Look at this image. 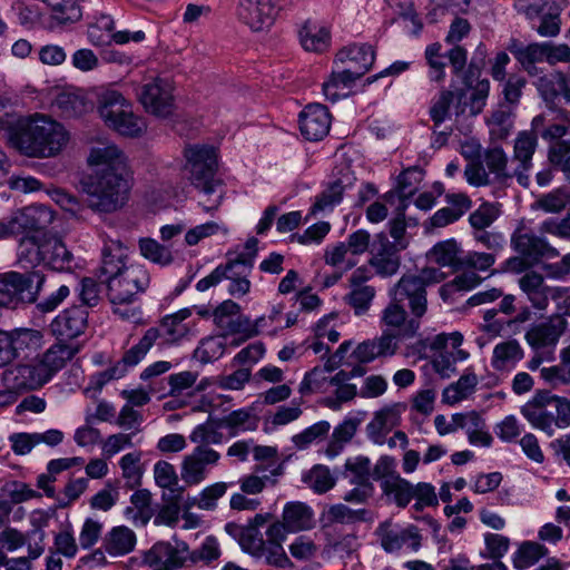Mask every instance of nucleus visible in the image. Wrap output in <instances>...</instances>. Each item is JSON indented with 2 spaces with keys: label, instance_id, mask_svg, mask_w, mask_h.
<instances>
[{
  "label": "nucleus",
  "instance_id": "nucleus-24",
  "mask_svg": "<svg viewBox=\"0 0 570 570\" xmlns=\"http://www.w3.org/2000/svg\"><path fill=\"white\" fill-rule=\"evenodd\" d=\"M567 326V320L560 314H554L547 322L529 328L525 333V341L534 350L556 345Z\"/></svg>",
  "mask_w": 570,
  "mask_h": 570
},
{
  "label": "nucleus",
  "instance_id": "nucleus-17",
  "mask_svg": "<svg viewBox=\"0 0 570 570\" xmlns=\"http://www.w3.org/2000/svg\"><path fill=\"white\" fill-rule=\"evenodd\" d=\"M537 148L538 134L528 130L518 132L513 145L512 161L517 164L513 174L517 175L518 184L524 188L530 185V171Z\"/></svg>",
  "mask_w": 570,
  "mask_h": 570
},
{
  "label": "nucleus",
  "instance_id": "nucleus-16",
  "mask_svg": "<svg viewBox=\"0 0 570 570\" xmlns=\"http://www.w3.org/2000/svg\"><path fill=\"white\" fill-rule=\"evenodd\" d=\"M511 247L519 255L527 257L530 263H538L541 258H553L559 252L542 236L521 226L511 236Z\"/></svg>",
  "mask_w": 570,
  "mask_h": 570
},
{
  "label": "nucleus",
  "instance_id": "nucleus-38",
  "mask_svg": "<svg viewBox=\"0 0 570 570\" xmlns=\"http://www.w3.org/2000/svg\"><path fill=\"white\" fill-rule=\"evenodd\" d=\"M258 424L259 417L252 409H239L217 419L216 428H225L229 431V436H236L240 432L255 431Z\"/></svg>",
  "mask_w": 570,
  "mask_h": 570
},
{
  "label": "nucleus",
  "instance_id": "nucleus-29",
  "mask_svg": "<svg viewBox=\"0 0 570 570\" xmlns=\"http://www.w3.org/2000/svg\"><path fill=\"white\" fill-rule=\"evenodd\" d=\"M375 60V52L370 45H353L342 49L336 55V61L345 63L348 69L364 76Z\"/></svg>",
  "mask_w": 570,
  "mask_h": 570
},
{
  "label": "nucleus",
  "instance_id": "nucleus-48",
  "mask_svg": "<svg viewBox=\"0 0 570 570\" xmlns=\"http://www.w3.org/2000/svg\"><path fill=\"white\" fill-rule=\"evenodd\" d=\"M51 8V18L65 26L79 21L82 17L77 0H43Z\"/></svg>",
  "mask_w": 570,
  "mask_h": 570
},
{
  "label": "nucleus",
  "instance_id": "nucleus-7",
  "mask_svg": "<svg viewBox=\"0 0 570 570\" xmlns=\"http://www.w3.org/2000/svg\"><path fill=\"white\" fill-rule=\"evenodd\" d=\"M112 305H130L139 299L150 285V275L140 264H130L120 275L104 279Z\"/></svg>",
  "mask_w": 570,
  "mask_h": 570
},
{
  "label": "nucleus",
  "instance_id": "nucleus-14",
  "mask_svg": "<svg viewBox=\"0 0 570 570\" xmlns=\"http://www.w3.org/2000/svg\"><path fill=\"white\" fill-rule=\"evenodd\" d=\"M188 560V546L183 541H159L142 556V563L153 570H177Z\"/></svg>",
  "mask_w": 570,
  "mask_h": 570
},
{
  "label": "nucleus",
  "instance_id": "nucleus-11",
  "mask_svg": "<svg viewBox=\"0 0 570 570\" xmlns=\"http://www.w3.org/2000/svg\"><path fill=\"white\" fill-rule=\"evenodd\" d=\"M138 99L147 112L166 118L175 109L171 83L163 78H156L144 83L138 94Z\"/></svg>",
  "mask_w": 570,
  "mask_h": 570
},
{
  "label": "nucleus",
  "instance_id": "nucleus-18",
  "mask_svg": "<svg viewBox=\"0 0 570 570\" xmlns=\"http://www.w3.org/2000/svg\"><path fill=\"white\" fill-rule=\"evenodd\" d=\"M380 325L382 328L399 333L403 338H413L421 327V318L409 315L404 304L390 298L389 304L381 312Z\"/></svg>",
  "mask_w": 570,
  "mask_h": 570
},
{
  "label": "nucleus",
  "instance_id": "nucleus-50",
  "mask_svg": "<svg viewBox=\"0 0 570 570\" xmlns=\"http://www.w3.org/2000/svg\"><path fill=\"white\" fill-rule=\"evenodd\" d=\"M561 8L557 3H551L540 14L539 24L532 26L537 33L544 38H554L561 31Z\"/></svg>",
  "mask_w": 570,
  "mask_h": 570
},
{
  "label": "nucleus",
  "instance_id": "nucleus-22",
  "mask_svg": "<svg viewBox=\"0 0 570 570\" xmlns=\"http://www.w3.org/2000/svg\"><path fill=\"white\" fill-rule=\"evenodd\" d=\"M404 410L405 405L394 403L374 412L373 419L366 425L367 438L375 444H384L386 435L400 424L401 413Z\"/></svg>",
  "mask_w": 570,
  "mask_h": 570
},
{
  "label": "nucleus",
  "instance_id": "nucleus-60",
  "mask_svg": "<svg viewBox=\"0 0 570 570\" xmlns=\"http://www.w3.org/2000/svg\"><path fill=\"white\" fill-rule=\"evenodd\" d=\"M139 249L145 258L161 266L169 265L174 261L170 249L151 238L140 239Z\"/></svg>",
  "mask_w": 570,
  "mask_h": 570
},
{
  "label": "nucleus",
  "instance_id": "nucleus-40",
  "mask_svg": "<svg viewBox=\"0 0 570 570\" xmlns=\"http://www.w3.org/2000/svg\"><path fill=\"white\" fill-rule=\"evenodd\" d=\"M132 507L126 509V515L135 525H146L155 515L151 505V493L147 489H140L130 497Z\"/></svg>",
  "mask_w": 570,
  "mask_h": 570
},
{
  "label": "nucleus",
  "instance_id": "nucleus-45",
  "mask_svg": "<svg viewBox=\"0 0 570 570\" xmlns=\"http://www.w3.org/2000/svg\"><path fill=\"white\" fill-rule=\"evenodd\" d=\"M484 161L490 170L495 176L499 183H508L512 178L517 179L514 175V168L510 170L508 168V156L502 147H493L485 151Z\"/></svg>",
  "mask_w": 570,
  "mask_h": 570
},
{
  "label": "nucleus",
  "instance_id": "nucleus-44",
  "mask_svg": "<svg viewBox=\"0 0 570 570\" xmlns=\"http://www.w3.org/2000/svg\"><path fill=\"white\" fill-rule=\"evenodd\" d=\"M16 357H28L42 345V334L32 328H18L10 332Z\"/></svg>",
  "mask_w": 570,
  "mask_h": 570
},
{
  "label": "nucleus",
  "instance_id": "nucleus-30",
  "mask_svg": "<svg viewBox=\"0 0 570 570\" xmlns=\"http://www.w3.org/2000/svg\"><path fill=\"white\" fill-rule=\"evenodd\" d=\"M227 264L234 265L229 269V276L225 277V279L230 281L228 293L233 296H244L250 288V282L247 277L253 268V256L240 254Z\"/></svg>",
  "mask_w": 570,
  "mask_h": 570
},
{
  "label": "nucleus",
  "instance_id": "nucleus-53",
  "mask_svg": "<svg viewBox=\"0 0 570 570\" xmlns=\"http://www.w3.org/2000/svg\"><path fill=\"white\" fill-rule=\"evenodd\" d=\"M569 202L570 194L567 189L556 188L538 197L532 207L548 214H559L567 207Z\"/></svg>",
  "mask_w": 570,
  "mask_h": 570
},
{
  "label": "nucleus",
  "instance_id": "nucleus-41",
  "mask_svg": "<svg viewBox=\"0 0 570 570\" xmlns=\"http://www.w3.org/2000/svg\"><path fill=\"white\" fill-rule=\"evenodd\" d=\"M79 347L70 344L59 343L50 346L46 353L39 358L43 367L49 371V376L52 377L60 371L68 361H70L77 353Z\"/></svg>",
  "mask_w": 570,
  "mask_h": 570
},
{
  "label": "nucleus",
  "instance_id": "nucleus-3",
  "mask_svg": "<svg viewBox=\"0 0 570 570\" xmlns=\"http://www.w3.org/2000/svg\"><path fill=\"white\" fill-rule=\"evenodd\" d=\"M73 259V254L65 243L50 234L26 235L19 240L17 248V262L22 268L43 264L52 271L69 272Z\"/></svg>",
  "mask_w": 570,
  "mask_h": 570
},
{
  "label": "nucleus",
  "instance_id": "nucleus-46",
  "mask_svg": "<svg viewBox=\"0 0 570 570\" xmlns=\"http://www.w3.org/2000/svg\"><path fill=\"white\" fill-rule=\"evenodd\" d=\"M126 116L116 117L107 126L121 136L131 138L141 136L147 129L145 120L134 114L132 106L126 109Z\"/></svg>",
  "mask_w": 570,
  "mask_h": 570
},
{
  "label": "nucleus",
  "instance_id": "nucleus-37",
  "mask_svg": "<svg viewBox=\"0 0 570 570\" xmlns=\"http://www.w3.org/2000/svg\"><path fill=\"white\" fill-rule=\"evenodd\" d=\"M127 253L126 248L120 242H111L110 245H106L102 249V261L99 267V276H106L105 279H111L117 277L127 269L129 265L126 263Z\"/></svg>",
  "mask_w": 570,
  "mask_h": 570
},
{
  "label": "nucleus",
  "instance_id": "nucleus-23",
  "mask_svg": "<svg viewBox=\"0 0 570 570\" xmlns=\"http://www.w3.org/2000/svg\"><path fill=\"white\" fill-rule=\"evenodd\" d=\"M330 126L331 116L323 105H308L299 114V130L307 140L323 139L328 134Z\"/></svg>",
  "mask_w": 570,
  "mask_h": 570
},
{
  "label": "nucleus",
  "instance_id": "nucleus-61",
  "mask_svg": "<svg viewBox=\"0 0 570 570\" xmlns=\"http://www.w3.org/2000/svg\"><path fill=\"white\" fill-rule=\"evenodd\" d=\"M217 420L212 416L205 423L198 424L189 435V440L197 445L220 444L223 442V433L216 428Z\"/></svg>",
  "mask_w": 570,
  "mask_h": 570
},
{
  "label": "nucleus",
  "instance_id": "nucleus-1",
  "mask_svg": "<svg viewBox=\"0 0 570 570\" xmlns=\"http://www.w3.org/2000/svg\"><path fill=\"white\" fill-rule=\"evenodd\" d=\"M88 164L97 168L80 180L87 206L104 214L121 209L131 189V175L125 154L116 145L95 147L90 150Z\"/></svg>",
  "mask_w": 570,
  "mask_h": 570
},
{
  "label": "nucleus",
  "instance_id": "nucleus-15",
  "mask_svg": "<svg viewBox=\"0 0 570 570\" xmlns=\"http://www.w3.org/2000/svg\"><path fill=\"white\" fill-rule=\"evenodd\" d=\"M220 454L206 445H197L191 453L187 454L181 462L180 475L186 485L202 483L208 474V469L216 466Z\"/></svg>",
  "mask_w": 570,
  "mask_h": 570
},
{
  "label": "nucleus",
  "instance_id": "nucleus-13",
  "mask_svg": "<svg viewBox=\"0 0 570 570\" xmlns=\"http://www.w3.org/2000/svg\"><path fill=\"white\" fill-rule=\"evenodd\" d=\"M49 371L41 364L39 358L29 363L19 364L2 373L4 385L13 391L37 390L49 382Z\"/></svg>",
  "mask_w": 570,
  "mask_h": 570
},
{
  "label": "nucleus",
  "instance_id": "nucleus-42",
  "mask_svg": "<svg viewBox=\"0 0 570 570\" xmlns=\"http://www.w3.org/2000/svg\"><path fill=\"white\" fill-rule=\"evenodd\" d=\"M136 544L135 532L125 527H115L105 538V550L111 556H124L131 552Z\"/></svg>",
  "mask_w": 570,
  "mask_h": 570
},
{
  "label": "nucleus",
  "instance_id": "nucleus-21",
  "mask_svg": "<svg viewBox=\"0 0 570 570\" xmlns=\"http://www.w3.org/2000/svg\"><path fill=\"white\" fill-rule=\"evenodd\" d=\"M88 326V311L83 306H71L62 311L50 324V330L59 341L80 336Z\"/></svg>",
  "mask_w": 570,
  "mask_h": 570
},
{
  "label": "nucleus",
  "instance_id": "nucleus-28",
  "mask_svg": "<svg viewBox=\"0 0 570 570\" xmlns=\"http://www.w3.org/2000/svg\"><path fill=\"white\" fill-rule=\"evenodd\" d=\"M479 76L480 68L471 62L463 76V83L466 88L472 89L469 101H466V108L469 107V112L471 116H476L483 110L490 91L489 80H478Z\"/></svg>",
  "mask_w": 570,
  "mask_h": 570
},
{
  "label": "nucleus",
  "instance_id": "nucleus-56",
  "mask_svg": "<svg viewBox=\"0 0 570 570\" xmlns=\"http://www.w3.org/2000/svg\"><path fill=\"white\" fill-rule=\"evenodd\" d=\"M346 476L350 478V482L355 485L366 487L372 485L371 483V461L366 456H356L348 459L345 463Z\"/></svg>",
  "mask_w": 570,
  "mask_h": 570
},
{
  "label": "nucleus",
  "instance_id": "nucleus-5",
  "mask_svg": "<svg viewBox=\"0 0 570 570\" xmlns=\"http://www.w3.org/2000/svg\"><path fill=\"white\" fill-rule=\"evenodd\" d=\"M444 277L445 274L435 267L423 268L420 274H404L389 296L400 304L407 301L411 315L422 318L428 311L426 286L440 283Z\"/></svg>",
  "mask_w": 570,
  "mask_h": 570
},
{
  "label": "nucleus",
  "instance_id": "nucleus-31",
  "mask_svg": "<svg viewBox=\"0 0 570 570\" xmlns=\"http://www.w3.org/2000/svg\"><path fill=\"white\" fill-rule=\"evenodd\" d=\"M299 42L304 50L323 53L331 47V31L324 26L306 21L298 31Z\"/></svg>",
  "mask_w": 570,
  "mask_h": 570
},
{
  "label": "nucleus",
  "instance_id": "nucleus-63",
  "mask_svg": "<svg viewBox=\"0 0 570 570\" xmlns=\"http://www.w3.org/2000/svg\"><path fill=\"white\" fill-rule=\"evenodd\" d=\"M500 208L497 204L484 202L469 216V223L474 230L487 229L499 217Z\"/></svg>",
  "mask_w": 570,
  "mask_h": 570
},
{
  "label": "nucleus",
  "instance_id": "nucleus-55",
  "mask_svg": "<svg viewBox=\"0 0 570 570\" xmlns=\"http://www.w3.org/2000/svg\"><path fill=\"white\" fill-rule=\"evenodd\" d=\"M141 452L135 451L125 454L119 465L122 471V478L126 480L128 489H135L141 484L142 469L140 466Z\"/></svg>",
  "mask_w": 570,
  "mask_h": 570
},
{
  "label": "nucleus",
  "instance_id": "nucleus-49",
  "mask_svg": "<svg viewBox=\"0 0 570 570\" xmlns=\"http://www.w3.org/2000/svg\"><path fill=\"white\" fill-rule=\"evenodd\" d=\"M548 165L564 174L570 181V141L557 140L550 142L547 150Z\"/></svg>",
  "mask_w": 570,
  "mask_h": 570
},
{
  "label": "nucleus",
  "instance_id": "nucleus-39",
  "mask_svg": "<svg viewBox=\"0 0 570 570\" xmlns=\"http://www.w3.org/2000/svg\"><path fill=\"white\" fill-rule=\"evenodd\" d=\"M519 286L534 308H547V285L541 274L533 271L525 273L519 279Z\"/></svg>",
  "mask_w": 570,
  "mask_h": 570
},
{
  "label": "nucleus",
  "instance_id": "nucleus-19",
  "mask_svg": "<svg viewBox=\"0 0 570 570\" xmlns=\"http://www.w3.org/2000/svg\"><path fill=\"white\" fill-rule=\"evenodd\" d=\"M376 534L382 548L387 553L396 552L404 546L416 551L421 546V535L414 525L401 528L391 522H384L376 529Z\"/></svg>",
  "mask_w": 570,
  "mask_h": 570
},
{
  "label": "nucleus",
  "instance_id": "nucleus-33",
  "mask_svg": "<svg viewBox=\"0 0 570 570\" xmlns=\"http://www.w3.org/2000/svg\"><path fill=\"white\" fill-rule=\"evenodd\" d=\"M52 107L63 118H77L88 111L90 104L79 90L63 89L56 95Z\"/></svg>",
  "mask_w": 570,
  "mask_h": 570
},
{
  "label": "nucleus",
  "instance_id": "nucleus-47",
  "mask_svg": "<svg viewBox=\"0 0 570 570\" xmlns=\"http://www.w3.org/2000/svg\"><path fill=\"white\" fill-rule=\"evenodd\" d=\"M382 489L386 495H393L394 502L400 508H405L415 495L414 487L400 475L383 480Z\"/></svg>",
  "mask_w": 570,
  "mask_h": 570
},
{
  "label": "nucleus",
  "instance_id": "nucleus-52",
  "mask_svg": "<svg viewBox=\"0 0 570 570\" xmlns=\"http://www.w3.org/2000/svg\"><path fill=\"white\" fill-rule=\"evenodd\" d=\"M154 476L157 485L168 489L175 499H181L184 488L178 484V476L173 464L167 461H158L154 466Z\"/></svg>",
  "mask_w": 570,
  "mask_h": 570
},
{
  "label": "nucleus",
  "instance_id": "nucleus-10",
  "mask_svg": "<svg viewBox=\"0 0 570 570\" xmlns=\"http://www.w3.org/2000/svg\"><path fill=\"white\" fill-rule=\"evenodd\" d=\"M289 0H239L237 16L253 31L271 28Z\"/></svg>",
  "mask_w": 570,
  "mask_h": 570
},
{
  "label": "nucleus",
  "instance_id": "nucleus-2",
  "mask_svg": "<svg viewBox=\"0 0 570 570\" xmlns=\"http://www.w3.org/2000/svg\"><path fill=\"white\" fill-rule=\"evenodd\" d=\"M68 141L69 132L63 125L40 114L21 118L10 140L21 154L40 158L57 156Z\"/></svg>",
  "mask_w": 570,
  "mask_h": 570
},
{
  "label": "nucleus",
  "instance_id": "nucleus-34",
  "mask_svg": "<svg viewBox=\"0 0 570 570\" xmlns=\"http://www.w3.org/2000/svg\"><path fill=\"white\" fill-rule=\"evenodd\" d=\"M362 76L357 71L344 67L342 70L333 71L330 79L322 86L323 94L331 102L347 97L352 85Z\"/></svg>",
  "mask_w": 570,
  "mask_h": 570
},
{
  "label": "nucleus",
  "instance_id": "nucleus-58",
  "mask_svg": "<svg viewBox=\"0 0 570 570\" xmlns=\"http://www.w3.org/2000/svg\"><path fill=\"white\" fill-rule=\"evenodd\" d=\"M538 91L544 101L551 102L559 95L560 89L566 87V75L561 71H553L549 75H543L535 81Z\"/></svg>",
  "mask_w": 570,
  "mask_h": 570
},
{
  "label": "nucleus",
  "instance_id": "nucleus-57",
  "mask_svg": "<svg viewBox=\"0 0 570 570\" xmlns=\"http://www.w3.org/2000/svg\"><path fill=\"white\" fill-rule=\"evenodd\" d=\"M548 553V549L532 541L523 542L513 557V564L517 569H527L538 562Z\"/></svg>",
  "mask_w": 570,
  "mask_h": 570
},
{
  "label": "nucleus",
  "instance_id": "nucleus-36",
  "mask_svg": "<svg viewBox=\"0 0 570 570\" xmlns=\"http://www.w3.org/2000/svg\"><path fill=\"white\" fill-rule=\"evenodd\" d=\"M464 250L451 238L436 243L429 253V258L440 266L451 267L454 272L462 271Z\"/></svg>",
  "mask_w": 570,
  "mask_h": 570
},
{
  "label": "nucleus",
  "instance_id": "nucleus-4",
  "mask_svg": "<svg viewBox=\"0 0 570 570\" xmlns=\"http://www.w3.org/2000/svg\"><path fill=\"white\" fill-rule=\"evenodd\" d=\"M521 414L534 429L551 436L554 428L563 429L570 425V401L553 395L550 391H537L521 407Z\"/></svg>",
  "mask_w": 570,
  "mask_h": 570
},
{
  "label": "nucleus",
  "instance_id": "nucleus-43",
  "mask_svg": "<svg viewBox=\"0 0 570 570\" xmlns=\"http://www.w3.org/2000/svg\"><path fill=\"white\" fill-rule=\"evenodd\" d=\"M283 521L287 531L296 532L313 527V511L302 502L287 503L283 511Z\"/></svg>",
  "mask_w": 570,
  "mask_h": 570
},
{
  "label": "nucleus",
  "instance_id": "nucleus-8",
  "mask_svg": "<svg viewBox=\"0 0 570 570\" xmlns=\"http://www.w3.org/2000/svg\"><path fill=\"white\" fill-rule=\"evenodd\" d=\"M190 183L206 195L215 194L220 181L215 179L217 167L216 150L212 146H190L185 151Z\"/></svg>",
  "mask_w": 570,
  "mask_h": 570
},
{
  "label": "nucleus",
  "instance_id": "nucleus-64",
  "mask_svg": "<svg viewBox=\"0 0 570 570\" xmlns=\"http://www.w3.org/2000/svg\"><path fill=\"white\" fill-rule=\"evenodd\" d=\"M375 297V288L373 286L352 288L345 296L346 303L354 309L355 315H364L371 307Z\"/></svg>",
  "mask_w": 570,
  "mask_h": 570
},
{
  "label": "nucleus",
  "instance_id": "nucleus-54",
  "mask_svg": "<svg viewBox=\"0 0 570 570\" xmlns=\"http://www.w3.org/2000/svg\"><path fill=\"white\" fill-rule=\"evenodd\" d=\"M266 470L263 465H257L254 474L242 480V491L248 494H256L262 492L267 483L274 484L276 480L273 476L281 474V465L273 468L271 474H267Z\"/></svg>",
  "mask_w": 570,
  "mask_h": 570
},
{
  "label": "nucleus",
  "instance_id": "nucleus-26",
  "mask_svg": "<svg viewBox=\"0 0 570 570\" xmlns=\"http://www.w3.org/2000/svg\"><path fill=\"white\" fill-rule=\"evenodd\" d=\"M466 91L464 89L442 90L430 108V117L435 127H439L450 116V107L454 104L456 116L466 110Z\"/></svg>",
  "mask_w": 570,
  "mask_h": 570
},
{
  "label": "nucleus",
  "instance_id": "nucleus-27",
  "mask_svg": "<svg viewBox=\"0 0 570 570\" xmlns=\"http://www.w3.org/2000/svg\"><path fill=\"white\" fill-rule=\"evenodd\" d=\"M340 176L328 183L327 187L316 197L312 212L325 210L340 204L343 194L355 183L354 175L348 168L340 170Z\"/></svg>",
  "mask_w": 570,
  "mask_h": 570
},
{
  "label": "nucleus",
  "instance_id": "nucleus-32",
  "mask_svg": "<svg viewBox=\"0 0 570 570\" xmlns=\"http://www.w3.org/2000/svg\"><path fill=\"white\" fill-rule=\"evenodd\" d=\"M131 104L117 90L104 89L97 94V109L106 125L116 117L126 116Z\"/></svg>",
  "mask_w": 570,
  "mask_h": 570
},
{
  "label": "nucleus",
  "instance_id": "nucleus-20",
  "mask_svg": "<svg viewBox=\"0 0 570 570\" xmlns=\"http://www.w3.org/2000/svg\"><path fill=\"white\" fill-rule=\"evenodd\" d=\"M402 249L400 246L391 243L385 234L381 233L376 235L372 245L370 265L375 268L379 275L383 277L392 276L400 268L399 252Z\"/></svg>",
  "mask_w": 570,
  "mask_h": 570
},
{
  "label": "nucleus",
  "instance_id": "nucleus-6",
  "mask_svg": "<svg viewBox=\"0 0 570 570\" xmlns=\"http://www.w3.org/2000/svg\"><path fill=\"white\" fill-rule=\"evenodd\" d=\"M45 282V274L35 267L26 273L7 272L0 274V296L8 305L36 303Z\"/></svg>",
  "mask_w": 570,
  "mask_h": 570
},
{
  "label": "nucleus",
  "instance_id": "nucleus-51",
  "mask_svg": "<svg viewBox=\"0 0 570 570\" xmlns=\"http://www.w3.org/2000/svg\"><path fill=\"white\" fill-rule=\"evenodd\" d=\"M115 22L108 14L101 13L88 26L87 36L91 45L101 47L111 43Z\"/></svg>",
  "mask_w": 570,
  "mask_h": 570
},
{
  "label": "nucleus",
  "instance_id": "nucleus-9",
  "mask_svg": "<svg viewBox=\"0 0 570 570\" xmlns=\"http://www.w3.org/2000/svg\"><path fill=\"white\" fill-rule=\"evenodd\" d=\"M159 337V328H148L139 342L125 352L118 363L92 376L96 387L101 389L108 382L122 377L127 372V367L137 365Z\"/></svg>",
  "mask_w": 570,
  "mask_h": 570
},
{
  "label": "nucleus",
  "instance_id": "nucleus-59",
  "mask_svg": "<svg viewBox=\"0 0 570 570\" xmlns=\"http://www.w3.org/2000/svg\"><path fill=\"white\" fill-rule=\"evenodd\" d=\"M226 342L222 337H206L194 351V357L206 364L218 360L225 353Z\"/></svg>",
  "mask_w": 570,
  "mask_h": 570
},
{
  "label": "nucleus",
  "instance_id": "nucleus-12",
  "mask_svg": "<svg viewBox=\"0 0 570 570\" xmlns=\"http://www.w3.org/2000/svg\"><path fill=\"white\" fill-rule=\"evenodd\" d=\"M53 220V213L49 207L33 204L16 212L9 220H6L9 236L24 233L46 234V229Z\"/></svg>",
  "mask_w": 570,
  "mask_h": 570
},
{
  "label": "nucleus",
  "instance_id": "nucleus-25",
  "mask_svg": "<svg viewBox=\"0 0 570 570\" xmlns=\"http://www.w3.org/2000/svg\"><path fill=\"white\" fill-rule=\"evenodd\" d=\"M43 540L45 532L40 528H35L27 534L12 528H7L0 532V544L9 551H14L28 543L30 559H37L43 553Z\"/></svg>",
  "mask_w": 570,
  "mask_h": 570
},
{
  "label": "nucleus",
  "instance_id": "nucleus-35",
  "mask_svg": "<svg viewBox=\"0 0 570 570\" xmlns=\"http://www.w3.org/2000/svg\"><path fill=\"white\" fill-rule=\"evenodd\" d=\"M523 356V350L517 340L504 341L494 346L491 366L499 372H510Z\"/></svg>",
  "mask_w": 570,
  "mask_h": 570
},
{
  "label": "nucleus",
  "instance_id": "nucleus-62",
  "mask_svg": "<svg viewBox=\"0 0 570 570\" xmlns=\"http://www.w3.org/2000/svg\"><path fill=\"white\" fill-rule=\"evenodd\" d=\"M511 116V110L503 107L492 112L490 119V135L492 139L504 140L509 137L513 127Z\"/></svg>",
  "mask_w": 570,
  "mask_h": 570
}]
</instances>
